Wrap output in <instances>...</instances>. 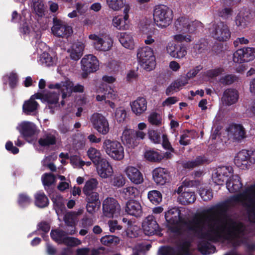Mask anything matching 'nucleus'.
Instances as JSON below:
<instances>
[{"label":"nucleus","instance_id":"1","mask_svg":"<svg viewBox=\"0 0 255 255\" xmlns=\"http://www.w3.org/2000/svg\"><path fill=\"white\" fill-rule=\"evenodd\" d=\"M205 221L208 223V231L202 232V227L201 225L203 223L201 220V223L197 228V232L194 233L198 235L200 239H203L198 242V251L203 255H208L214 253L216 251V247L209 242L216 243L223 239V234L225 233L226 226L218 225L215 227L221 220L212 216L207 217L205 219Z\"/></svg>","mask_w":255,"mask_h":255},{"label":"nucleus","instance_id":"2","mask_svg":"<svg viewBox=\"0 0 255 255\" xmlns=\"http://www.w3.org/2000/svg\"><path fill=\"white\" fill-rule=\"evenodd\" d=\"M98 185V181L95 178H91L86 181L83 188V192L86 196V200L87 202L86 209L90 214H93L98 210L101 206L99 200V194L96 192Z\"/></svg>","mask_w":255,"mask_h":255},{"label":"nucleus","instance_id":"3","mask_svg":"<svg viewBox=\"0 0 255 255\" xmlns=\"http://www.w3.org/2000/svg\"><path fill=\"white\" fill-rule=\"evenodd\" d=\"M241 199L246 209L249 221L255 223V184L247 187L242 193L233 196L232 200L239 202Z\"/></svg>","mask_w":255,"mask_h":255},{"label":"nucleus","instance_id":"4","mask_svg":"<svg viewBox=\"0 0 255 255\" xmlns=\"http://www.w3.org/2000/svg\"><path fill=\"white\" fill-rule=\"evenodd\" d=\"M180 210L176 208H173L165 212V219L167 223L171 225H177L179 223H182L188 231L193 233L197 232V228L201 223V219H196L190 221H184L180 216Z\"/></svg>","mask_w":255,"mask_h":255},{"label":"nucleus","instance_id":"5","mask_svg":"<svg viewBox=\"0 0 255 255\" xmlns=\"http://www.w3.org/2000/svg\"><path fill=\"white\" fill-rule=\"evenodd\" d=\"M173 17V11L165 5H156L153 10V19L155 24L160 28L167 27Z\"/></svg>","mask_w":255,"mask_h":255},{"label":"nucleus","instance_id":"6","mask_svg":"<svg viewBox=\"0 0 255 255\" xmlns=\"http://www.w3.org/2000/svg\"><path fill=\"white\" fill-rule=\"evenodd\" d=\"M137 58L140 65L146 71L152 70L156 65L155 57L153 49L146 46L137 50Z\"/></svg>","mask_w":255,"mask_h":255},{"label":"nucleus","instance_id":"7","mask_svg":"<svg viewBox=\"0 0 255 255\" xmlns=\"http://www.w3.org/2000/svg\"><path fill=\"white\" fill-rule=\"evenodd\" d=\"M103 147L106 153L115 160H121L124 157V147L118 141L106 139Z\"/></svg>","mask_w":255,"mask_h":255},{"label":"nucleus","instance_id":"8","mask_svg":"<svg viewBox=\"0 0 255 255\" xmlns=\"http://www.w3.org/2000/svg\"><path fill=\"white\" fill-rule=\"evenodd\" d=\"M191 242L184 240L177 247L169 246H162L158 250L159 255H190Z\"/></svg>","mask_w":255,"mask_h":255},{"label":"nucleus","instance_id":"9","mask_svg":"<svg viewBox=\"0 0 255 255\" xmlns=\"http://www.w3.org/2000/svg\"><path fill=\"white\" fill-rule=\"evenodd\" d=\"M81 68L83 71L82 77L86 79L89 74L94 73L99 69V63L97 58L93 55L84 56L81 61Z\"/></svg>","mask_w":255,"mask_h":255},{"label":"nucleus","instance_id":"10","mask_svg":"<svg viewBox=\"0 0 255 255\" xmlns=\"http://www.w3.org/2000/svg\"><path fill=\"white\" fill-rule=\"evenodd\" d=\"M103 213L108 218L118 217L121 211V206L118 201L113 197L105 199L102 204Z\"/></svg>","mask_w":255,"mask_h":255},{"label":"nucleus","instance_id":"11","mask_svg":"<svg viewBox=\"0 0 255 255\" xmlns=\"http://www.w3.org/2000/svg\"><path fill=\"white\" fill-rule=\"evenodd\" d=\"M234 162L238 167H246L255 163V151L243 149L235 156Z\"/></svg>","mask_w":255,"mask_h":255},{"label":"nucleus","instance_id":"12","mask_svg":"<svg viewBox=\"0 0 255 255\" xmlns=\"http://www.w3.org/2000/svg\"><path fill=\"white\" fill-rule=\"evenodd\" d=\"M213 37L220 41H226L231 37V31L226 23L220 21L213 25Z\"/></svg>","mask_w":255,"mask_h":255},{"label":"nucleus","instance_id":"13","mask_svg":"<svg viewBox=\"0 0 255 255\" xmlns=\"http://www.w3.org/2000/svg\"><path fill=\"white\" fill-rule=\"evenodd\" d=\"M228 221L230 227L227 230V234L223 235V238L226 240L240 239L241 235L244 233V225L242 223H237L231 218H228Z\"/></svg>","mask_w":255,"mask_h":255},{"label":"nucleus","instance_id":"14","mask_svg":"<svg viewBox=\"0 0 255 255\" xmlns=\"http://www.w3.org/2000/svg\"><path fill=\"white\" fill-rule=\"evenodd\" d=\"M255 58V48L244 47L238 49L233 54V61L235 63L248 62Z\"/></svg>","mask_w":255,"mask_h":255},{"label":"nucleus","instance_id":"15","mask_svg":"<svg viewBox=\"0 0 255 255\" xmlns=\"http://www.w3.org/2000/svg\"><path fill=\"white\" fill-rule=\"evenodd\" d=\"M91 122L94 128L99 133L106 134L109 131V123L102 114L94 113L91 117Z\"/></svg>","mask_w":255,"mask_h":255},{"label":"nucleus","instance_id":"16","mask_svg":"<svg viewBox=\"0 0 255 255\" xmlns=\"http://www.w3.org/2000/svg\"><path fill=\"white\" fill-rule=\"evenodd\" d=\"M53 25L51 30L54 35L59 37H68L72 33V27L57 17L53 18Z\"/></svg>","mask_w":255,"mask_h":255},{"label":"nucleus","instance_id":"17","mask_svg":"<svg viewBox=\"0 0 255 255\" xmlns=\"http://www.w3.org/2000/svg\"><path fill=\"white\" fill-rule=\"evenodd\" d=\"M142 228L145 234L151 236L158 234L161 229L153 215L148 216L142 223Z\"/></svg>","mask_w":255,"mask_h":255},{"label":"nucleus","instance_id":"18","mask_svg":"<svg viewBox=\"0 0 255 255\" xmlns=\"http://www.w3.org/2000/svg\"><path fill=\"white\" fill-rule=\"evenodd\" d=\"M152 177L156 184L163 185L169 182L170 174L167 169L158 167L153 170Z\"/></svg>","mask_w":255,"mask_h":255},{"label":"nucleus","instance_id":"19","mask_svg":"<svg viewBox=\"0 0 255 255\" xmlns=\"http://www.w3.org/2000/svg\"><path fill=\"white\" fill-rule=\"evenodd\" d=\"M186 47L179 42L168 43L166 50L172 57L182 58L187 54Z\"/></svg>","mask_w":255,"mask_h":255},{"label":"nucleus","instance_id":"20","mask_svg":"<svg viewBox=\"0 0 255 255\" xmlns=\"http://www.w3.org/2000/svg\"><path fill=\"white\" fill-rule=\"evenodd\" d=\"M17 128L22 137L26 140L36 133V127L33 123L30 122H22Z\"/></svg>","mask_w":255,"mask_h":255},{"label":"nucleus","instance_id":"21","mask_svg":"<svg viewBox=\"0 0 255 255\" xmlns=\"http://www.w3.org/2000/svg\"><path fill=\"white\" fill-rule=\"evenodd\" d=\"M125 173L129 180L135 184H141L144 181L141 172L133 166L127 167L125 169Z\"/></svg>","mask_w":255,"mask_h":255},{"label":"nucleus","instance_id":"22","mask_svg":"<svg viewBox=\"0 0 255 255\" xmlns=\"http://www.w3.org/2000/svg\"><path fill=\"white\" fill-rule=\"evenodd\" d=\"M239 93L235 89L228 88L223 93L222 101L226 106H231L235 104L239 99Z\"/></svg>","mask_w":255,"mask_h":255},{"label":"nucleus","instance_id":"23","mask_svg":"<svg viewBox=\"0 0 255 255\" xmlns=\"http://www.w3.org/2000/svg\"><path fill=\"white\" fill-rule=\"evenodd\" d=\"M122 140L128 147L134 148L138 145L134 129L126 128L123 132Z\"/></svg>","mask_w":255,"mask_h":255},{"label":"nucleus","instance_id":"24","mask_svg":"<svg viewBox=\"0 0 255 255\" xmlns=\"http://www.w3.org/2000/svg\"><path fill=\"white\" fill-rule=\"evenodd\" d=\"M125 210L128 214L135 217H140L142 214L140 203L135 200H129L127 202Z\"/></svg>","mask_w":255,"mask_h":255},{"label":"nucleus","instance_id":"25","mask_svg":"<svg viewBox=\"0 0 255 255\" xmlns=\"http://www.w3.org/2000/svg\"><path fill=\"white\" fill-rule=\"evenodd\" d=\"M229 130L231 132L234 141L238 142L246 137V131L241 124H234L230 127Z\"/></svg>","mask_w":255,"mask_h":255},{"label":"nucleus","instance_id":"26","mask_svg":"<svg viewBox=\"0 0 255 255\" xmlns=\"http://www.w3.org/2000/svg\"><path fill=\"white\" fill-rule=\"evenodd\" d=\"M97 170L99 176L102 178H107L111 176L113 173V170L109 162L104 159L99 164L96 165Z\"/></svg>","mask_w":255,"mask_h":255},{"label":"nucleus","instance_id":"27","mask_svg":"<svg viewBox=\"0 0 255 255\" xmlns=\"http://www.w3.org/2000/svg\"><path fill=\"white\" fill-rule=\"evenodd\" d=\"M131 110L137 116H140L147 109V101L144 97H138L130 104Z\"/></svg>","mask_w":255,"mask_h":255},{"label":"nucleus","instance_id":"28","mask_svg":"<svg viewBox=\"0 0 255 255\" xmlns=\"http://www.w3.org/2000/svg\"><path fill=\"white\" fill-rule=\"evenodd\" d=\"M226 187L231 193L240 191L243 187L240 176L238 175H233L229 180H226Z\"/></svg>","mask_w":255,"mask_h":255},{"label":"nucleus","instance_id":"29","mask_svg":"<svg viewBox=\"0 0 255 255\" xmlns=\"http://www.w3.org/2000/svg\"><path fill=\"white\" fill-rule=\"evenodd\" d=\"M101 91L103 90L104 95H97L96 97L97 101H102L107 99H116L117 95V92H115L114 89L109 85L107 84H103L100 88Z\"/></svg>","mask_w":255,"mask_h":255},{"label":"nucleus","instance_id":"30","mask_svg":"<svg viewBox=\"0 0 255 255\" xmlns=\"http://www.w3.org/2000/svg\"><path fill=\"white\" fill-rule=\"evenodd\" d=\"M209 162L208 157L205 155H202L197 156L193 160L183 162L182 167L185 169H192Z\"/></svg>","mask_w":255,"mask_h":255},{"label":"nucleus","instance_id":"31","mask_svg":"<svg viewBox=\"0 0 255 255\" xmlns=\"http://www.w3.org/2000/svg\"><path fill=\"white\" fill-rule=\"evenodd\" d=\"M178 200L182 205L190 204L195 202L196 195L194 192L190 191L188 187H186L178 197Z\"/></svg>","mask_w":255,"mask_h":255},{"label":"nucleus","instance_id":"32","mask_svg":"<svg viewBox=\"0 0 255 255\" xmlns=\"http://www.w3.org/2000/svg\"><path fill=\"white\" fill-rule=\"evenodd\" d=\"M38 143L42 147L49 146L56 143V136L50 132L45 133L38 140Z\"/></svg>","mask_w":255,"mask_h":255},{"label":"nucleus","instance_id":"33","mask_svg":"<svg viewBox=\"0 0 255 255\" xmlns=\"http://www.w3.org/2000/svg\"><path fill=\"white\" fill-rule=\"evenodd\" d=\"M39 106L38 103L34 100V99L30 98L24 102L22 106L23 112L26 115H31L36 112Z\"/></svg>","mask_w":255,"mask_h":255},{"label":"nucleus","instance_id":"34","mask_svg":"<svg viewBox=\"0 0 255 255\" xmlns=\"http://www.w3.org/2000/svg\"><path fill=\"white\" fill-rule=\"evenodd\" d=\"M113 40L109 37L106 36L104 38H101L96 43L95 48L99 51H107L109 50L113 46Z\"/></svg>","mask_w":255,"mask_h":255},{"label":"nucleus","instance_id":"35","mask_svg":"<svg viewBox=\"0 0 255 255\" xmlns=\"http://www.w3.org/2000/svg\"><path fill=\"white\" fill-rule=\"evenodd\" d=\"M119 40L121 44L125 48L129 49H133V39L130 34L126 32L121 33Z\"/></svg>","mask_w":255,"mask_h":255},{"label":"nucleus","instance_id":"36","mask_svg":"<svg viewBox=\"0 0 255 255\" xmlns=\"http://www.w3.org/2000/svg\"><path fill=\"white\" fill-rule=\"evenodd\" d=\"M197 136V133L194 130L186 129L180 136L179 143L182 145H188L191 144L190 138H194Z\"/></svg>","mask_w":255,"mask_h":255},{"label":"nucleus","instance_id":"37","mask_svg":"<svg viewBox=\"0 0 255 255\" xmlns=\"http://www.w3.org/2000/svg\"><path fill=\"white\" fill-rule=\"evenodd\" d=\"M187 24H188V18L185 17H179L175 21V30L177 32L187 33L189 31Z\"/></svg>","mask_w":255,"mask_h":255},{"label":"nucleus","instance_id":"38","mask_svg":"<svg viewBox=\"0 0 255 255\" xmlns=\"http://www.w3.org/2000/svg\"><path fill=\"white\" fill-rule=\"evenodd\" d=\"M41 180L45 190L48 192H50L51 190L50 189V187L56 181L54 175L51 173H45L42 175Z\"/></svg>","mask_w":255,"mask_h":255},{"label":"nucleus","instance_id":"39","mask_svg":"<svg viewBox=\"0 0 255 255\" xmlns=\"http://www.w3.org/2000/svg\"><path fill=\"white\" fill-rule=\"evenodd\" d=\"M87 155L95 165L99 164L104 159L102 157L100 151L94 147L89 148Z\"/></svg>","mask_w":255,"mask_h":255},{"label":"nucleus","instance_id":"40","mask_svg":"<svg viewBox=\"0 0 255 255\" xmlns=\"http://www.w3.org/2000/svg\"><path fill=\"white\" fill-rule=\"evenodd\" d=\"M35 204L39 208H45L49 205L47 197L43 192H38L34 195Z\"/></svg>","mask_w":255,"mask_h":255},{"label":"nucleus","instance_id":"41","mask_svg":"<svg viewBox=\"0 0 255 255\" xmlns=\"http://www.w3.org/2000/svg\"><path fill=\"white\" fill-rule=\"evenodd\" d=\"M228 209V204L225 202L216 205L210 209V211L214 214L227 217L226 213Z\"/></svg>","mask_w":255,"mask_h":255},{"label":"nucleus","instance_id":"42","mask_svg":"<svg viewBox=\"0 0 255 255\" xmlns=\"http://www.w3.org/2000/svg\"><path fill=\"white\" fill-rule=\"evenodd\" d=\"M146 159L150 162H159L162 159V155L154 150H147L144 153Z\"/></svg>","mask_w":255,"mask_h":255},{"label":"nucleus","instance_id":"43","mask_svg":"<svg viewBox=\"0 0 255 255\" xmlns=\"http://www.w3.org/2000/svg\"><path fill=\"white\" fill-rule=\"evenodd\" d=\"M148 199L154 205L159 204L162 201V195L159 191L153 190L148 192L147 194Z\"/></svg>","mask_w":255,"mask_h":255},{"label":"nucleus","instance_id":"44","mask_svg":"<svg viewBox=\"0 0 255 255\" xmlns=\"http://www.w3.org/2000/svg\"><path fill=\"white\" fill-rule=\"evenodd\" d=\"M101 243L107 246H111L112 245H117L119 243V238L115 236L106 235L101 239Z\"/></svg>","mask_w":255,"mask_h":255},{"label":"nucleus","instance_id":"45","mask_svg":"<svg viewBox=\"0 0 255 255\" xmlns=\"http://www.w3.org/2000/svg\"><path fill=\"white\" fill-rule=\"evenodd\" d=\"M83 49L84 47L81 44L73 46L70 53L71 58L75 61L78 60L83 55Z\"/></svg>","mask_w":255,"mask_h":255},{"label":"nucleus","instance_id":"46","mask_svg":"<svg viewBox=\"0 0 255 255\" xmlns=\"http://www.w3.org/2000/svg\"><path fill=\"white\" fill-rule=\"evenodd\" d=\"M66 236V232L61 230H52L50 233V236L51 239L59 244L62 243L63 241L62 240Z\"/></svg>","mask_w":255,"mask_h":255},{"label":"nucleus","instance_id":"47","mask_svg":"<svg viewBox=\"0 0 255 255\" xmlns=\"http://www.w3.org/2000/svg\"><path fill=\"white\" fill-rule=\"evenodd\" d=\"M115 117L119 123H124L127 118V113L125 108L120 107L116 109Z\"/></svg>","mask_w":255,"mask_h":255},{"label":"nucleus","instance_id":"48","mask_svg":"<svg viewBox=\"0 0 255 255\" xmlns=\"http://www.w3.org/2000/svg\"><path fill=\"white\" fill-rule=\"evenodd\" d=\"M33 8L39 17H42L44 15V4L40 0H33Z\"/></svg>","mask_w":255,"mask_h":255},{"label":"nucleus","instance_id":"49","mask_svg":"<svg viewBox=\"0 0 255 255\" xmlns=\"http://www.w3.org/2000/svg\"><path fill=\"white\" fill-rule=\"evenodd\" d=\"M40 62L41 64L49 67L54 64V60L51 56L47 52H43L40 56Z\"/></svg>","mask_w":255,"mask_h":255},{"label":"nucleus","instance_id":"50","mask_svg":"<svg viewBox=\"0 0 255 255\" xmlns=\"http://www.w3.org/2000/svg\"><path fill=\"white\" fill-rule=\"evenodd\" d=\"M233 169L231 166H223L219 167L216 174L221 175L222 176H225L230 178L233 175Z\"/></svg>","mask_w":255,"mask_h":255},{"label":"nucleus","instance_id":"51","mask_svg":"<svg viewBox=\"0 0 255 255\" xmlns=\"http://www.w3.org/2000/svg\"><path fill=\"white\" fill-rule=\"evenodd\" d=\"M59 100V95L55 92L45 94L44 101L49 105L57 104Z\"/></svg>","mask_w":255,"mask_h":255},{"label":"nucleus","instance_id":"52","mask_svg":"<svg viewBox=\"0 0 255 255\" xmlns=\"http://www.w3.org/2000/svg\"><path fill=\"white\" fill-rule=\"evenodd\" d=\"M31 202V198L25 193H21L18 195L17 203L22 207L29 205Z\"/></svg>","mask_w":255,"mask_h":255},{"label":"nucleus","instance_id":"53","mask_svg":"<svg viewBox=\"0 0 255 255\" xmlns=\"http://www.w3.org/2000/svg\"><path fill=\"white\" fill-rule=\"evenodd\" d=\"M54 208L58 210H62L64 207L63 197L59 195L53 196L51 199Z\"/></svg>","mask_w":255,"mask_h":255},{"label":"nucleus","instance_id":"54","mask_svg":"<svg viewBox=\"0 0 255 255\" xmlns=\"http://www.w3.org/2000/svg\"><path fill=\"white\" fill-rule=\"evenodd\" d=\"M109 7L114 10H118L124 6L123 0H107Z\"/></svg>","mask_w":255,"mask_h":255},{"label":"nucleus","instance_id":"55","mask_svg":"<svg viewBox=\"0 0 255 255\" xmlns=\"http://www.w3.org/2000/svg\"><path fill=\"white\" fill-rule=\"evenodd\" d=\"M208 42L205 39H201L194 46V49L196 52L202 53L207 50Z\"/></svg>","mask_w":255,"mask_h":255},{"label":"nucleus","instance_id":"56","mask_svg":"<svg viewBox=\"0 0 255 255\" xmlns=\"http://www.w3.org/2000/svg\"><path fill=\"white\" fill-rule=\"evenodd\" d=\"M237 76L232 74H228L222 77L220 79V82L225 85H229L237 80Z\"/></svg>","mask_w":255,"mask_h":255},{"label":"nucleus","instance_id":"57","mask_svg":"<svg viewBox=\"0 0 255 255\" xmlns=\"http://www.w3.org/2000/svg\"><path fill=\"white\" fill-rule=\"evenodd\" d=\"M202 23L198 20H194L190 21L188 19V24H187V27L189 29L188 32L193 33L198 29L199 27H202Z\"/></svg>","mask_w":255,"mask_h":255},{"label":"nucleus","instance_id":"58","mask_svg":"<svg viewBox=\"0 0 255 255\" xmlns=\"http://www.w3.org/2000/svg\"><path fill=\"white\" fill-rule=\"evenodd\" d=\"M148 134L149 138L154 143H159L160 142V133L157 130H149Z\"/></svg>","mask_w":255,"mask_h":255},{"label":"nucleus","instance_id":"59","mask_svg":"<svg viewBox=\"0 0 255 255\" xmlns=\"http://www.w3.org/2000/svg\"><path fill=\"white\" fill-rule=\"evenodd\" d=\"M62 240L61 244H63L66 246L70 247L77 246L80 243V241L78 239L74 237L65 236Z\"/></svg>","mask_w":255,"mask_h":255},{"label":"nucleus","instance_id":"60","mask_svg":"<svg viewBox=\"0 0 255 255\" xmlns=\"http://www.w3.org/2000/svg\"><path fill=\"white\" fill-rule=\"evenodd\" d=\"M74 217L75 214L72 212H68L67 213L64 217V221L65 224L69 227H74L75 222H74Z\"/></svg>","mask_w":255,"mask_h":255},{"label":"nucleus","instance_id":"61","mask_svg":"<svg viewBox=\"0 0 255 255\" xmlns=\"http://www.w3.org/2000/svg\"><path fill=\"white\" fill-rule=\"evenodd\" d=\"M60 91L62 94V98L63 99H64L71 95L72 93V87H70L69 85L67 83L64 82Z\"/></svg>","mask_w":255,"mask_h":255},{"label":"nucleus","instance_id":"62","mask_svg":"<svg viewBox=\"0 0 255 255\" xmlns=\"http://www.w3.org/2000/svg\"><path fill=\"white\" fill-rule=\"evenodd\" d=\"M125 184V178L122 175H115L112 180V184L114 186L121 187Z\"/></svg>","mask_w":255,"mask_h":255},{"label":"nucleus","instance_id":"63","mask_svg":"<svg viewBox=\"0 0 255 255\" xmlns=\"http://www.w3.org/2000/svg\"><path fill=\"white\" fill-rule=\"evenodd\" d=\"M224 70L223 68L218 67L214 69H210L206 72V76L209 78H213L221 74Z\"/></svg>","mask_w":255,"mask_h":255},{"label":"nucleus","instance_id":"64","mask_svg":"<svg viewBox=\"0 0 255 255\" xmlns=\"http://www.w3.org/2000/svg\"><path fill=\"white\" fill-rule=\"evenodd\" d=\"M200 195L205 201L210 200L213 198V193L211 190L202 189L200 191Z\"/></svg>","mask_w":255,"mask_h":255}]
</instances>
